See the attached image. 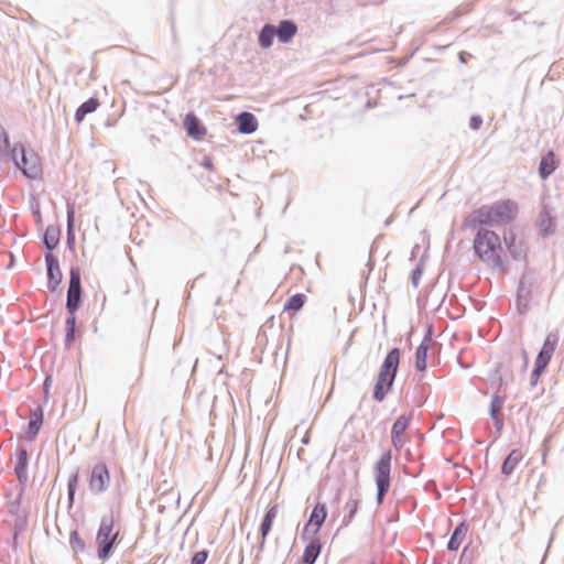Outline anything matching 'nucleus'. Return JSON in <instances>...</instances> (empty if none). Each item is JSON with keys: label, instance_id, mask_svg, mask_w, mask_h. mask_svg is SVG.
<instances>
[{"label": "nucleus", "instance_id": "obj_5", "mask_svg": "<svg viewBox=\"0 0 564 564\" xmlns=\"http://www.w3.org/2000/svg\"><path fill=\"white\" fill-rule=\"evenodd\" d=\"M391 462L392 453L390 449L383 452L373 467L375 482L377 486L376 501L381 505L391 487Z\"/></svg>", "mask_w": 564, "mask_h": 564}, {"label": "nucleus", "instance_id": "obj_42", "mask_svg": "<svg viewBox=\"0 0 564 564\" xmlns=\"http://www.w3.org/2000/svg\"><path fill=\"white\" fill-rule=\"evenodd\" d=\"M209 555V551L203 549L193 554L191 558V564H205Z\"/></svg>", "mask_w": 564, "mask_h": 564}, {"label": "nucleus", "instance_id": "obj_10", "mask_svg": "<svg viewBox=\"0 0 564 564\" xmlns=\"http://www.w3.org/2000/svg\"><path fill=\"white\" fill-rule=\"evenodd\" d=\"M17 462L14 465V474L20 486L25 487L29 480V452L25 446L19 445L15 449Z\"/></svg>", "mask_w": 564, "mask_h": 564}, {"label": "nucleus", "instance_id": "obj_7", "mask_svg": "<svg viewBox=\"0 0 564 564\" xmlns=\"http://www.w3.org/2000/svg\"><path fill=\"white\" fill-rule=\"evenodd\" d=\"M503 243L507 252L513 261L522 262L523 267L528 264V246L523 239L519 238L513 231L509 230L503 235Z\"/></svg>", "mask_w": 564, "mask_h": 564}, {"label": "nucleus", "instance_id": "obj_48", "mask_svg": "<svg viewBox=\"0 0 564 564\" xmlns=\"http://www.w3.org/2000/svg\"><path fill=\"white\" fill-rule=\"evenodd\" d=\"M202 166L206 170H213L214 164L210 158L205 156L202 161Z\"/></svg>", "mask_w": 564, "mask_h": 564}, {"label": "nucleus", "instance_id": "obj_6", "mask_svg": "<svg viewBox=\"0 0 564 564\" xmlns=\"http://www.w3.org/2000/svg\"><path fill=\"white\" fill-rule=\"evenodd\" d=\"M83 303L82 275L78 267H70L69 281L66 294L67 315L76 316Z\"/></svg>", "mask_w": 564, "mask_h": 564}, {"label": "nucleus", "instance_id": "obj_35", "mask_svg": "<svg viewBox=\"0 0 564 564\" xmlns=\"http://www.w3.org/2000/svg\"><path fill=\"white\" fill-rule=\"evenodd\" d=\"M69 546L74 554L84 553L86 551V543L80 538L77 530H72L69 534Z\"/></svg>", "mask_w": 564, "mask_h": 564}, {"label": "nucleus", "instance_id": "obj_33", "mask_svg": "<svg viewBox=\"0 0 564 564\" xmlns=\"http://www.w3.org/2000/svg\"><path fill=\"white\" fill-rule=\"evenodd\" d=\"M78 482H79V471L77 469L69 476L68 481H67L68 508H72V506L74 505L75 495H76V491L78 488Z\"/></svg>", "mask_w": 564, "mask_h": 564}, {"label": "nucleus", "instance_id": "obj_55", "mask_svg": "<svg viewBox=\"0 0 564 564\" xmlns=\"http://www.w3.org/2000/svg\"><path fill=\"white\" fill-rule=\"evenodd\" d=\"M301 442H302V444L307 445L310 443V436L307 434H305L302 437Z\"/></svg>", "mask_w": 564, "mask_h": 564}, {"label": "nucleus", "instance_id": "obj_64", "mask_svg": "<svg viewBox=\"0 0 564 564\" xmlns=\"http://www.w3.org/2000/svg\"><path fill=\"white\" fill-rule=\"evenodd\" d=\"M220 303V297H218L215 302L216 305H218Z\"/></svg>", "mask_w": 564, "mask_h": 564}, {"label": "nucleus", "instance_id": "obj_2", "mask_svg": "<svg viewBox=\"0 0 564 564\" xmlns=\"http://www.w3.org/2000/svg\"><path fill=\"white\" fill-rule=\"evenodd\" d=\"M473 250L479 260L494 271L508 272V262L501 256V239L494 230L487 228L477 229L473 240Z\"/></svg>", "mask_w": 564, "mask_h": 564}, {"label": "nucleus", "instance_id": "obj_28", "mask_svg": "<svg viewBox=\"0 0 564 564\" xmlns=\"http://www.w3.org/2000/svg\"><path fill=\"white\" fill-rule=\"evenodd\" d=\"M115 521H116L115 512H113V509H111L108 514H105L101 517V520H100V523H99V527L97 530V534H96V540L107 536L108 534L115 533L113 532Z\"/></svg>", "mask_w": 564, "mask_h": 564}, {"label": "nucleus", "instance_id": "obj_26", "mask_svg": "<svg viewBox=\"0 0 564 564\" xmlns=\"http://www.w3.org/2000/svg\"><path fill=\"white\" fill-rule=\"evenodd\" d=\"M274 37H276L275 25L265 23L258 33V43L261 48L268 50L273 45Z\"/></svg>", "mask_w": 564, "mask_h": 564}, {"label": "nucleus", "instance_id": "obj_8", "mask_svg": "<svg viewBox=\"0 0 564 564\" xmlns=\"http://www.w3.org/2000/svg\"><path fill=\"white\" fill-rule=\"evenodd\" d=\"M110 484V473L105 463L96 464L89 476V490L95 495H100L107 490Z\"/></svg>", "mask_w": 564, "mask_h": 564}, {"label": "nucleus", "instance_id": "obj_43", "mask_svg": "<svg viewBox=\"0 0 564 564\" xmlns=\"http://www.w3.org/2000/svg\"><path fill=\"white\" fill-rule=\"evenodd\" d=\"M23 492H24V487L21 486V489H20L17 498L10 502V513L11 514L18 513L21 501H22Z\"/></svg>", "mask_w": 564, "mask_h": 564}, {"label": "nucleus", "instance_id": "obj_21", "mask_svg": "<svg viewBox=\"0 0 564 564\" xmlns=\"http://www.w3.org/2000/svg\"><path fill=\"white\" fill-rule=\"evenodd\" d=\"M323 545L318 538H313L308 541L304 547L301 564H315L318 556L321 555Z\"/></svg>", "mask_w": 564, "mask_h": 564}, {"label": "nucleus", "instance_id": "obj_56", "mask_svg": "<svg viewBox=\"0 0 564 564\" xmlns=\"http://www.w3.org/2000/svg\"><path fill=\"white\" fill-rule=\"evenodd\" d=\"M498 379H499V388H502V387L506 384V382H505V380H503L502 376H499V378H498Z\"/></svg>", "mask_w": 564, "mask_h": 564}, {"label": "nucleus", "instance_id": "obj_15", "mask_svg": "<svg viewBox=\"0 0 564 564\" xmlns=\"http://www.w3.org/2000/svg\"><path fill=\"white\" fill-rule=\"evenodd\" d=\"M558 160L553 151H549L544 154L539 163V176L542 181L547 180L558 167Z\"/></svg>", "mask_w": 564, "mask_h": 564}, {"label": "nucleus", "instance_id": "obj_1", "mask_svg": "<svg viewBox=\"0 0 564 564\" xmlns=\"http://www.w3.org/2000/svg\"><path fill=\"white\" fill-rule=\"evenodd\" d=\"M518 214V204L511 199L497 200L489 205H482L465 216L463 227L479 229L513 221Z\"/></svg>", "mask_w": 564, "mask_h": 564}, {"label": "nucleus", "instance_id": "obj_45", "mask_svg": "<svg viewBox=\"0 0 564 564\" xmlns=\"http://www.w3.org/2000/svg\"><path fill=\"white\" fill-rule=\"evenodd\" d=\"M404 443L403 435L391 434V444L395 449H401Z\"/></svg>", "mask_w": 564, "mask_h": 564}, {"label": "nucleus", "instance_id": "obj_59", "mask_svg": "<svg viewBox=\"0 0 564 564\" xmlns=\"http://www.w3.org/2000/svg\"><path fill=\"white\" fill-rule=\"evenodd\" d=\"M501 368H502V362H499V364L497 365V367H496L495 372H496V373H499V371H500V369H501Z\"/></svg>", "mask_w": 564, "mask_h": 564}, {"label": "nucleus", "instance_id": "obj_51", "mask_svg": "<svg viewBox=\"0 0 564 564\" xmlns=\"http://www.w3.org/2000/svg\"><path fill=\"white\" fill-rule=\"evenodd\" d=\"M470 56H471L470 54L465 53V52H460V53L458 54L459 62H460V63H463V64L467 63V59H468Z\"/></svg>", "mask_w": 564, "mask_h": 564}, {"label": "nucleus", "instance_id": "obj_4", "mask_svg": "<svg viewBox=\"0 0 564 564\" xmlns=\"http://www.w3.org/2000/svg\"><path fill=\"white\" fill-rule=\"evenodd\" d=\"M7 158L13 162L15 167L19 169L26 178H42L43 167L40 156L33 150H28L22 142H15L11 153Z\"/></svg>", "mask_w": 564, "mask_h": 564}, {"label": "nucleus", "instance_id": "obj_25", "mask_svg": "<svg viewBox=\"0 0 564 564\" xmlns=\"http://www.w3.org/2000/svg\"><path fill=\"white\" fill-rule=\"evenodd\" d=\"M100 106V101L96 97H90L78 106L75 111V121L82 123L87 115L95 112Z\"/></svg>", "mask_w": 564, "mask_h": 564}, {"label": "nucleus", "instance_id": "obj_36", "mask_svg": "<svg viewBox=\"0 0 564 564\" xmlns=\"http://www.w3.org/2000/svg\"><path fill=\"white\" fill-rule=\"evenodd\" d=\"M13 145L10 142V135L4 127L0 123V155L8 156L12 151Z\"/></svg>", "mask_w": 564, "mask_h": 564}, {"label": "nucleus", "instance_id": "obj_23", "mask_svg": "<svg viewBox=\"0 0 564 564\" xmlns=\"http://www.w3.org/2000/svg\"><path fill=\"white\" fill-rule=\"evenodd\" d=\"M468 530V525L466 524V521L459 522L453 530L449 540L447 542V550L449 552H455L459 549L466 532Z\"/></svg>", "mask_w": 564, "mask_h": 564}, {"label": "nucleus", "instance_id": "obj_34", "mask_svg": "<svg viewBox=\"0 0 564 564\" xmlns=\"http://www.w3.org/2000/svg\"><path fill=\"white\" fill-rule=\"evenodd\" d=\"M412 417V413L400 415L392 424L391 434L404 435V432L411 424Z\"/></svg>", "mask_w": 564, "mask_h": 564}, {"label": "nucleus", "instance_id": "obj_53", "mask_svg": "<svg viewBox=\"0 0 564 564\" xmlns=\"http://www.w3.org/2000/svg\"><path fill=\"white\" fill-rule=\"evenodd\" d=\"M264 544H265V539H263V536H261V540L258 543V550L262 551L264 549Z\"/></svg>", "mask_w": 564, "mask_h": 564}, {"label": "nucleus", "instance_id": "obj_61", "mask_svg": "<svg viewBox=\"0 0 564 564\" xmlns=\"http://www.w3.org/2000/svg\"><path fill=\"white\" fill-rule=\"evenodd\" d=\"M551 437H552V435H547V436L544 438L543 443H544V444H545V443H547V442L551 440Z\"/></svg>", "mask_w": 564, "mask_h": 564}, {"label": "nucleus", "instance_id": "obj_32", "mask_svg": "<svg viewBox=\"0 0 564 564\" xmlns=\"http://www.w3.org/2000/svg\"><path fill=\"white\" fill-rule=\"evenodd\" d=\"M535 279L529 272H524L519 281L517 293L522 295H532Z\"/></svg>", "mask_w": 564, "mask_h": 564}, {"label": "nucleus", "instance_id": "obj_18", "mask_svg": "<svg viewBox=\"0 0 564 564\" xmlns=\"http://www.w3.org/2000/svg\"><path fill=\"white\" fill-rule=\"evenodd\" d=\"M327 518V507L325 503L317 502L313 510L311 511V514L308 517V520L306 521V527H314L313 534L316 535L325 523V520Z\"/></svg>", "mask_w": 564, "mask_h": 564}, {"label": "nucleus", "instance_id": "obj_13", "mask_svg": "<svg viewBox=\"0 0 564 564\" xmlns=\"http://www.w3.org/2000/svg\"><path fill=\"white\" fill-rule=\"evenodd\" d=\"M432 337V329H427L423 340L415 349L414 354V367L417 371L423 372L426 370L427 352L430 349V341Z\"/></svg>", "mask_w": 564, "mask_h": 564}, {"label": "nucleus", "instance_id": "obj_38", "mask_svg": "<svg viewBox=\"0 0 564 564\" xmlns=\"http://www.w3.org/2000/svg\"><path fill=\"white\" fill-rule=\"evenodd\" d=\"M532 295H522L517 293L516 295V308L520 315H525L530 310V302Z\"/></svg>", "mask_w": 564, "mask_h": 564}, {"label": "nucleus", "instance_id": "obj_22", "mask_svg": "<svg viewBox=\"0 0 564 564\" xmlns=\"http://www.w3.org/2000/svg\"><path fill=\"white\" fill-rule=\"evenodd\" d=\"M523 454L520 449H512L503 459L500 471L506 477H509L518 466V464L522 460Z\"/></svg>", "mask_w": 564, "mask_h": 564}, {"label": "nucleus", "instance_id": "obj_37", "mask_svg": "<svg viewBox=\"0 0 564 564\" xmlns=\"http://www.w3.org/2000/svg\"><path fill=\"white\" fill-rule=\"evenodd\" d=\"M505 401L506 397L499 395L498 393L492 394L491 402L489 405V415L491 419H495L497 414H501Z\"/></svg>", "mask_w": 564, "mask_h": 564}, {"label": "nucleus", "instance_id": "obj_27", "mask_svg": "<svg viewBox=\"0 0 564 564\" xmlns=\"http://www.w3.org/2000/svg\"><path fill=\"white\" fill-rule=\"evenodd\" d=\"M278 505L271 506L264 513L262 521L260 523L259 533L260 536H263V539H267L269 533L272 530L273 522L278 516Z\"/></svg>", "mask_w": 564, "mask_h": 564}, {"label": "nucleus", "instance_id": "obj_9", "mask_svg": "<svg viewBox=\"0 0 564 564\" xmlns=\"http://www.w3.org/2000/svg\"><path fill=\"white\" fill-rule=\"evenodd\" d=\"M44 259L46 265L47 289L50 292L55 293L63 281V272L59 268V261L54 253L44 254Z\"/></svg>", "mask_w": 564, "mask_h": 564}, {"label": "nucleus", "instance_id": "obj_58", "mask_svg": "<svg viewBox=\"0 0 564 564\" xmlns=\"http://www.w3.org/2000/svg\"><path fill=\"white\" fill-rule=\"evenodd\" d=\"M13 262H14V257L13 254H11V261H9V264H8V269H11L13 267Z\"/></svg>", "mask_w": 564, "mask_h": 564}, {"label": "nucleus", "instance_id": "obj_46", "mask_svg": "<svg viewBox=\"0 0 564 564\" xmlns=\"http://www.w3.org/2000/svg\"><path fill=\"white\" fill-rule=\"evenodd\" d=\"M495 422V429L496 433L499 435L503 429L505 425V419L502 414H497L495 419H492Z\"/></svg>", "mask_w": 564, "mask_h": 564}, {"label": "nucleus", "instance_id": "obj_57", "mask_svg": "<svg viewBox=\"0 0 564 564\" xmlns=\"http://www.w3.org/2000/svg\"><path fill=\"white\" fill-rule=\"evenodd\" d=\"M339 500H340V490H337L334 501L338 503Z\"/></svg>", "mask_w": 564, "mask_h": 564}, {"label": "nucleus", "instance_id": "obj_11", "mask_svg": "<svg viewBox=\"0 0 564 564\" xmlns=\"http://www.w3.org/2000/svg\"><path fill=\"white\" fill-rule=\"evenodd\" d=\"M183 126L186 134L195 141H200L207 132L203 121L194 112L185 116Z\"/></svg>", "mask_w": 564, "mask_h": 564}, {"label": "nucleus", "instance_id": "obj_54", "mask_svg": "<svg viewBox=\"0 0 564 564\" xmlns=\"http://www.w3.org/2000/svg\"><path fill=\"white\" fill-rule=\"evenodd\" d=\"M522 357H523V367L525 368L528 366V356L524 349H522Z\"/></svg>", "mask_w": 564, "mask_h": 564}, {"label": "nucleus", "instance_id": "obj_14", "mask_svg": "<svg viewBox=\"0 0 564 564\" xmlns=\"http://www.w3.org/2000/svg\"><path fill=\"white\" fill-rule=\"evenodd\" d=\"M44 421V410L37 405L31 411V416L26 425L25 437L28 441H33L37 436Z\"/></svg>", "mask_w": 564, "mask_h": 564}, {"label": "nucleus", "instance_id": "obj_49", "mask_svg": "<svg viewBox=\"0 0 564 564\" xmlns=\"http://www.w3.org/2000/svg\"><path fill=\"white\" fill-rule=\"evenodd\" d=\"M308 528L310 527H306V523L304 524V528L301 532V540L302 541H310L311 539L308 538Z\"/></svg>", "mask_w": 564, "mask_h": 564}, {"label": "nucleus", "instance_id": "obj_3", "mask_svg": "<svg viewBox=\"0 0 564 564\" xmlns=\"http://www.w3.org/2000/svg\"><path fill=\"white\" fill-rule=\"evenodd\" d=\"M401 350L398 347L391 348L380 365L379 372L373 386L372 398L382 402L391 391L400 366Z\"/></svg>", "mask_w": 564, "mask_h": 564}, {"label": "nucleus", "instance_id": "obj_29", "mask_svg": "<svg viewBox=\"0 0 564 564\" xmlns=\"http://www.w3.org/2000/svg\"><path fill=\"white\" fill-rule=\"evenodd\" d=\"M76 316L67 315L65 321V338L64 345L66 349H70L76 339Z\"/></svg>", "mask_w": 564, "mask_h": 564}, {"label": "nucleus", "instance_id": "obj_52", "mask_svg": "<svg viewBox=\"0 0 564 564\" xmlns=\"http://www.w3.org/2000/svg\"><path fill=\"white\" fill-rule=\"evenodd\" d=\"M32 210H33L34 216L39 217L40 218V223H42V215H41V210H40L39 204H36L35 207L32 206Z\"/></svg>", "mask_w": 564, "mask_h": 564}, {"label": "nucleus", "instance_id": "obj_62", "mask_svg": "<svg viewBox=\"0 0 564 564\" xmlns=\"http://www.w3.org/2000/svg\"><path fill=\"white\" fill-rule=\"evenodd\" d=\"M106 126H107V127H111V126H112V123H111L109 120H107Z\"/></svg>", "mask_w": 564, "mask_h": 564}, {"label": "nucleus", "instance_id": "obj_60", "mask_svg": "<svg viewBox=\"0 0 564 564\" xmlns=\"http://www.w3.org/2000/svg\"><path fill=\"white\" fill-rule=\"evenodd\" d=\"M466 553H467V547H464L463 553H462L460 561H463V560L465 558Z\"/></svg>", "mask_w": 564, "mask_h": 564}, {"label": "nucleus", "instance_id": "obj_12", "mask_svg": "<svg viewBox=\"0 0 564 564\" xmlns=\"http://www.w3.org/2000/svg\"><path fill=\"white\" fill-rule=\"evenodd\" d=\"M118 543H119V531H116L112 534H108L107 536L96 540L98 560H100L102 562L108 561L111 557V555L113 553V549Z\"/></svg>", "mask_w": 564, "mask_h": 564}, {"label": "nucleus", "instance_id": "obj_16", "mask_svg": "<svg viewBox=\"0 0 564 564\" xmlns=\"http://www.w3.org/2000/svg\"><path fill=\"white\" fill-rule=\"evenodd\" d=\"M276 39L282 44L290 43L297 33V25L291 19H283L275 26Z\"/></svg>", "mask_w": 564, "mask_h": 564}, {"label": "nucleus", "instance_id": "obj_31", "mask_svg": "<svg viewBox=\"0 0 564 564\" xmlns=\"http://www.w3.org/2000/svg\"><path fill=\"white\" fill-rule=\"evenodd\" d=\"M74 207L72 205H67V235H66V245L67 248L73 249L76 242V236L74 230Z\"/></svg>", "mask_w": 564, "mask_h": 564}, {"label": "nucleus", "instance_id": "obj_44", "mask_svg": "<svg viewBox=\"0 0 564 564\" xmlns=\"http://www.w3.org/2000/svg\"><path fill=\"white\" fill-rule=\"evenodd\" d=\"M482 117L480 115H473L470 118H469V128L474 131H477L481 128L482 126Z\"/></svg>", "mask_w": 564, "mask_h": 564}, {"label": "nucleus", "instance_id": "obj_41", "mask_svg": "<svg viewBox=\"0 0 564 564\" xmlns=\"http://www.w3.org/2000/svg\"><path fill=\"white\" fill-rule=\"evenodd\" d=\"M359 503H360L359 499L351 498L346 502L344 510L346 511L347 514L355 518V516L357 514L358 509H359Z\"/></svg>", "mask_w": 564, "mask_h": 564}, {"label": "nucleus", "instance_id": "obj_50", "mask_svg": "<svg viewBox=\"0 0 564 564\" xmlns=\"http://www.w3.org/2000/svg\"><path fill=\"white\" fill-rule=\"evenodd\" d=\"M352 519H354V517L345 513L343 521H341V527H348L351 523Z\"/></svg>", "mask_w": 564, "mask_h": 564}, {"label": "nucleus", "instance_id": "obj_19", "mask_svg": "<svg viewBox=\"0 0 564 564\" xmlns=\"http://www.w3.org/2000/svg\"><path fill=\"white\" fill-rule=\"evenodd\" d=\"M557 344H558L557 333H549L547 336L545 337L543 346L540 349L535 359L545 365H549Z\"/></svg>", "mask_w": 564, "mask_h": 564}, {"label": "nucleus", "instance_id": "obj_39", "mask_svg": "<svg viewBox=\"0 0 564 564\" xmlns=\"http://www.w3.org/2000/svg\"><path fill=\"white\" fill-rule=\"evenodd\" d=\"M549 365H545L539 360H534V367L530 375V387L533 388L538 384L540 377L546 370Z\"/></svg>", "mask_w": 564, "mask_h": 564}, {"label": "nucleus", "instance_id": "obj_24", "mask_svg": "<svg viewBox=\"0 0 564 564\" xmlns=\"http://www.w3.org/2000/svg\"><path fill=\"white\" fill-rule=\"evenodd\" d=\"M538 226L540 235L544 238L551 236L554 232L555 220L546 208H543L540 212Z\"/></svg>", "mask_w": 564, "mask_h": 564}, {"label": "nucleus", "instance_id": "obj_47", "mask_svg": "<svg viewBox=\"0 0 564 564\" xmlns=\"http://www.w3.org/2000/svg\"><path fill=\"white\" fill-rule=\"evenodd\" d=\"M51 383H52V376H51V375H47V376L45 377V379H44V382H43V388H44L45 399H47V395H48V391H50Z\"/></svg>", "mask_w": 564, "mask_h": 564}, {"label": "nucleus", "instance_id": "obj_30", "mask_svg": "<svg viewBox=\"0 0 564 564\" xmlns=\"http://www.w3.org/2000/svg\"><path fill=\"white\" fill-rule=\"evenodd\" d=\"M306 295L303 293H295L291 295L284 303L283 310L289 313H297L306 303Z\"/></svg>", "mask_w": 564, "mask_h": 564}, {"label": "nucleus", "instance_id": "obj_17", "mask_svg": "<svg viewBox=\"0 0 564 564\" xmlns=\"http://www.w3.org/2000/svg\"><path fill=\"white\" fill-rule=\"evenodd\" d=\"M236 124L238 132L251 134L258 129V119L252 112L241 111L236 116Z\"/></svg>", "mask_w": 564, "mask_h": 564}, {"label": "nucleus", "instance_id": "obj_63", "mask_svg": "<svg viewBox=\"0 0 564 564\" xmlns=\"http://www.w3.org/2000/svg\"><path fill=\"white\" fill-rule=\"evenodd\" d=\"M419 474H420V470H419L417 473H413V474H411V475H412L413 477H417V476H419Z\"/></svg>", "mask_w": 564, "mask_h": 564}, {"label": "nucleus", "instance_id": "obj_20", "mask_svg": "<svg viewBox=\"0 0 564 564\" xmlns=\"http://www.w3.org/2000/svg\"><path fill=\"white\" fill-rule=\"evenodd\" d=\"M61 228L57 225H48L44 231L42 241L45 246L46 251L44 254L53 253V251L58 247L61 241Z\"/></svg>", "mask_w": 564, "mask_h": 564}, {"label": "nucleus", "instance_id": "obj_40", "mask_svg": "<svg viewBox=\"0 0 564 564\" xmlns=\"http://www.w3.org/2000/svg\"><path fill=\"white\" fill-rule=\"evenodd\" d=\"M424 271V257L420 259L415 268L411 272V283L414 288H417Z\"/></svg>", "mask_w": 564, "mask_h": 564}]
</instances>
